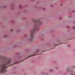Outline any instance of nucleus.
Wrapping results in <instances>:
<instances>
[{
	"label": "nucleus",
	"mask_w": 75,
	"mask_h": 75,
	"mask_svg": "<svg viewBox=\"0 0 75 75\" xmlns=\"http://www.w3.org/2000/svg\"><path fill=\"white\" fill-rule=\"evenodd\" d=\"M50 71H52V69H51V70H50Z\"/></svg>",
	"instance_id": "obj_7"
},
{
	"label": "nucleus",
	"mask_w": 75,
	"mask_h": 75,
	"mask_svg": "<svg viewBox=\"0 0 75 75\" xmlns=\"http://www.w3.org/2000/svg\"><path fill=\"white\" fill-rule=\"evenodd\" d=\"M4 36H5V37H7V35H5Z\"/></svg>",
	"instance_id": "obj_6"
},
{
	"label": "nucleus",
	"mask_w": 75,
	"mask_h": 75,
	"mask_svg": "<svg viewBox=\"0 0 75 75\" xmlns=\"http://www.w3.org/2000/svg\"><path fill=\"white\" fill-rule=\"evenodd\" d=\"M1 56H0V58H1Z\"/></svg>",
	"instance_id": "obj_9"
},
{
	"label": "nucleus",
	"mask_w": 75,
	"mask_h": 75,
	"mask_svg": "<svg viewBox=\"0 0 75 75\" xmlns=\"http://www.w3.org/2000/svg\"><path fill=\"white\" fill-rule=\"evenodd\" d=\"M45 51H43V52H45Z\"/></svg>",
	"instance_id": "obj_10"
},
{
	"label": "nucleus",
	"mask_w": 75,
	"mask_h": 75,
	"mask_svg": "<svg viewBox=\"0 0 75 75\" xmlns=\"http://www.w3.org/2000/svg\"><path fill=\"white\" fill-rule=\"evenodd\" d=\"M57 45H56V46H57Z\"/></svg>",
	"instance_id": "obj_11"
},
{
	"label": "nucleus",
	"mask_w": 75,
	"mask_h": 75,
	"mask_svg": "<svg viewBox=\"0 0 75 75\" xmlns=\"http://www.w3.org/2000/svg\"><path fill=\"white\" fill-rule=\"evenodd\" d=\"M33 21L35 22V27L33 30H31V34L30 35V41H31L33 40V38H34V32H35V30H38L39 29L37 27V26H39V25H41L42 24V22H41L40 20H38L37 21L33 20Z\"/></svg>",
	"instance_id": "obj_2"
},
{
	"label": "nucleus",
	"mask_w": 75,
	"mask_h": 75,
	"mask_svg": "<svg viewBox=\"0 0 75 75\" xmlns=\"http://www.w3.org/2000/svg\"><path fill=\"white\" fill-rule=\"evenodd\" d=\"M3 64L0 65V74L6 72V69L9 67L8 65L11 62V60L10 59H3Z\"/></svg>",
	"instance_id": "obj_1"
},
{
	"label": "nucleus",
	"mask_w": 75,
	"mask_h": 75,
	"mask_svg": "<svg viewBox=\"0 0 75 75\" xmlns=\"http://www.w3.org/2000/svg\"><path fill=\"white\" fill-rule=\"evenodd\" d=\"M13 31V30H11V31Z\"/></svg>",
	"instance_id": "obj_8"
},
{
	"label": "nucleus",
	"mask_w": 75,
	"mask_h": 75,
	"mask_svg": "<svg viewBox=\"0 0 75 75\" xmlns=\"http://www.w3.org/2000/svg\"><path fill=\"white\" fill-rule=\"evenodd\" d=\"M32 56H34V55H32V56H28V57H27V58H26V59H24L23 61H21V62H23V61L24 60H25V59H27V58H29V57H32Z\"/></svg>",
	"instance_id": "obj_4"
},
{
	"label": "nucleus",
	"mask_w": 75,
	"mask_h": 75,
	"mask_svg": "<svg viewBox=\"0 0 75 75\" xmlns=\"http://www.w3.org/2000/svg\"><path fill=\"white\" fill-rule=\"evenodd\" d=\"M71 68H75V66H74L71 67ZM67 72H69L70 73V75H75V74H74V72L72 71H70V68L69 67H68L67 68Z\"/></svg>",
	"instance_id": "obj_3"
},
{
	"label": "nucleus",
	"mask_w": 75,
	"mask_h": 75,
	"mask_svg": "<svg viewBox=\"0 0 75 75\" xmlns=\"http://www.w3.org/2000/svg\"><path fill=\"white\" fill-rule=\"evenodd\" d=\"M16 63H14L13 64H11V66H12L13 65H14V64H16Z\"/></svg>",
	"instance_id": "obj_5"
}]
</instances>
